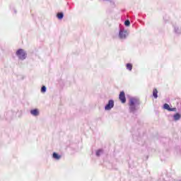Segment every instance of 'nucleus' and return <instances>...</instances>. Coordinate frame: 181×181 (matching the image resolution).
Listing matches in <instances>:
<instances>
[{
  "instance_id": "1",
  "label": "nucleus",
  "mask_w": 181,
  "mask_h": 181,
  "mask_svg": "<svg viewBox=\"0 0 181 181\" xmlns=\"http://www.w3.org/2000/svg\"><path fill=\"white\" fill-rule=\"evenodd\" d=\"M139 99L136 98H130L129 100V110L130 112H135L139 105Z\"/></svg>"
},
{
  "instance_id": "2",
  "label": "nucleus",
  "mask_w": 181,
  "mask_h": 181,
  "mask_svg": "<svg viewBox=\"0 0 181 181\" xmlns=\"http://www.w3.org/2000/svg\"><path fill=\"white\" fill-rule=\"evenodd\" d=\"M16 54L18 57V59H20V60H25V59H26V52H25V50L22 49L17 50Z\"/></svg>"
},
{
  "instance_id": "3",
  "label": "nucleus",
  "mask_w": 181,
  "mask_h": 181,
  "mask_svg": "<svg viewBox=\"0 0 181 181\" xmlns=\"http://www.w3.org/2000/svg\"><path fill=\"white\" fill-rule=\"evenodd\" d=\"M112 108H114V100H110L108 101V103L105 105V111H110Z\"/></svg>"
},
{
  "instance_id": "4",
  "label": "nucleus",
  "mask_w": 181,
  "mask_h": 181,
  "mask_svg": "<svg viewBox=\"0 0 181 181\" xmlns=\"http://www.w3.org/2000/svg\"><path fill=\"white\" fill-rule=\"evenodd\" d=\"M127 36H128V32L124 30V28L120 29L119 33V37H120V39H125Z\"/></svg>"
},
{
  "instance_id": "5",
  "label": "nucleus",
  "mask_w": 181,
  "mask_h": 181,
  "mask_svg": "<svg viewBox=\"0 0 181 181\" xmlns=\"http://www.w3.org/2000/svg\"><path fill=\"white\" fill-rule=\"evenodd\" d=\"M119 98L122 104L127 103V98H125V93H124V91L120 92Z\"/></svg>"
},
{
  "instance_id": "6",
  "label": "nucleus",
  "mask_w": 181,
  "mask_h": 181,
  "mask_svg": "<svg viewBox=\"0 0 181 181\" xmlns=\"http://www.w3.org/2000/svg\"><path fill=\"white\" fill-rule=\"evenodd\" d=\"M30 112L33 117H38L39 114H40L39 109L31 110Z\"/></svg>"
},
{
  "instance_id": "7",
  "label": "nucleus",
  "mask_w": 181,
  "mask_h": 181,
  "mask_svg": "<svg viewBox=\"0 0 181 181\" xmlns=\"http://www.w3.org/2000/svg\"><path fill=\"white\" fill-rule=\"evenodd\" d=\"M163 108L164 110H167L168 111H173V112L177 111L176 107L170 108V106H169V105L167 103L164 104Z\"/></svg>"
},
{
  "instance_id": "8",
  "label": "nucleus",
  "mask_w": 181,
  "mask_h": 181,
  "mask_svg": "<svg viewBox=\"0 0 181 181\" xmlns=\"http://www.w3.org/2000/svg\"><path fill=\"white\" fill-rule=\"evenodd\" d=\"M173 118L174 121H179L181 118V115L180 113H176L173 116Z\"/></svg>"
},
{
  "instance_id": "9",
  "label": "nucleus",
  "mask_w": 181,
  "mask_h": 181,
  "mask_svg": "<svg viewBox=\"0 0 181 181\" xmlns=\"http://www.w3.org/2000/svg\"><path fill=\"white\" fill-rule=\"evenodd\" d=\"M52 157L54 158V159H57V160H59V159L62 158V156L57 153H54Z\"/></svg>"
},
{
  "instance_id": "10",
  "label": "nucleus",
  "mask_w": 181,
  "mask_h": 181,
  "mask_svg": "<svg viewBox=\"0 0 181 181\" xmlns=\"http://www.w3.org/2000/svg\"><path fill=\"white\" fill-rule=\"evenodd\" d=\"M153 95L154 98H158V90L157 89H153Z\"/></svg>"
},
{
  "instance_id": "11",
  "label": "nucleus",
  "mask_w": 181,
  "mask_h": 181,
  "mask_svg": "<svg viewBox=\"0 0 181 181\" xmlns=\"http://www.w3.org/2000/svg\"><path fill=\"white\" fill-rule=\"evenodd\" d=\"M57 16L58 19H63L64 14H63V13H57Z\"/></svg>"
},
{
  "instance_id": "12",
  "label": "nucleus",
  "mask_w": 181,
  "mask_h": 181,
  "mask_svg": "<svg viewBox=\"0 0 181 181\" xmlns=\"http://www.w3.org/2000/svg\"><path fill=\"white\" fill-rule=\"evenodd\" d=\"M127 70H129V71H131V70H132V64H127Z\"/></svg>"
},
{
  "instance_id": "13",
  "label": "nucleus",
  "mask_w": 181,
  "mask_h": 181,
  "mask_svg": "<svg viewBox=\"0 0 181 181\" xmlns=\"http://www.w3.org/2000/svg\"><path fill=\"white\" fill-rule=\"evenodd\" d=\"M103 153V150H98L96 151V156H100Z\"/></svg>"
},
{
  "instance_id": "14",
  "label": "nucleus",
  "mask_w": 181,
  "mask_h": 181,
  "mask_svg": "<svg viewBox=\"0 0 181 181\" xmlns=\"http://www.w3.org/2000/svg\"><path fill=\"white\" fill-rule=\"evenodd\" d=\"M124 25H125V26H129V25H131V22H129V20H127V21L124 22Z\"/></svg>"
},
{
  "instance_id": "15",
  "label": "nucleus",
  "mask_w": 181,
  "mask_h": 181,
  "mask_svg": "<svg viewBox=\"0 0 181 181\" xmlns=\"http://www.w3.org/2000/svg\"><path fill=\"white\" fill-rule=\"evenodd\" d=\"M41 93H46V86H42V87Z\"/></svg>"
},
{
  "instance_id": "16",
  "label": "nucleus",
  "mask_w": 181,
  "mask_h": 181,
  "mask_svg": "<svg viewBox=\"0 0 181 181\" xmlns=\"http://www.w3.org/2000/svg\"><path fill=\"white\" fill-rule=\"evenodd\" d=\"M175 32H177V30L176 29V28H175Z\"/></svg>"
}]
</instances>
